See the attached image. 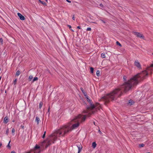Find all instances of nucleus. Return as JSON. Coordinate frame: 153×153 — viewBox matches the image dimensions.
I'll use <instances>...</instances> for the list:
<instances>
[{"label": "nucleus", "mask_w": 153, "mask_h": 153, "mask_svg": "<svg viewBox=\"0 0 153 153\" xmlns=\"http://www.w3.org/2000/svg\"><path fill=\"white\" fill-rule=\"evenodd\" d=\"M85 97L86 98L87 100L90 103V106L87 107L86 109L83 111V113H87L86 114L89 117L92 114H94L97 110H100L101 108L100 104L97 103L96 105L93 104L91 102V100L89 98L87 95H85Z\"/></svg>", "instance_id": "nucleus-3"}, {"label": "nucleus", "mask_w": 153, "mask_h": 153, "mask_svg": "<svg viewBox=\"0 0 153 153\" xmlns=\"http://www.w3.org/2000/svg\"><path fill=\"white\" fill-rule=\"evenodd\" d=\"M17 79H15L13 82V84L14 85L16 84V82H17Z\"/></svg>", "instance_id": "nucleus-26"}, {"label": "nucleus", "mask_w": 153, "mask_h": 153, "mask_svg": "<svg viewBox=\"0 0 153 153\" xmlns=\"http://www.w3.org/2000/svg\"><path fill=\"white\" fill-rule=\"evenodd\" d=\"M81 90L82 91V93L84 94V96H85V95H87L86 94L85 92L84 91L83 88H80Z\"/></svg>", "instance_id": "nucleus-12"}, {"label": "nucleus", "mask_w": 153, "mask_h": 153, "mask_svg": "<svg viewBox=\"0 0 153 153\" xmlns=\"http://www.w3.org/2000/svg\"><path fill=\"white\" fill-rule=\"evenodd\" d=\"M100 72L98 70L96 73V74L97 76H99L100 75Z\"/></svg>", "instance_id": "nucleus-15"}, {"label": "nucleus", "mask_w": 153, "mask_h": 153, "mask_svg": "<svg viewBox=\"0 0 153 153\" xmlns=\"http://www.w3.org/2000/svg\"><path fill=\"white\" fill-rule=\"evenodd\" d=\"M144 146V144H140L139 145V147H143V146Z\"/></svg>", "instance_id": "nucleus-25"}, {"label": "nucleus", "mask_w": 153, "mask_h": 153, "mask_svg": "<svg viewBox=\"0 0 153 153\" xmlns=\"http://www.w3.org/2000/svg\"><path fill=\"white\" fill-rule=\"evenodd\" d=\"M71 30L73 32L74 31L72 29H71Z\"/></svg>", "instance_id": "nucleus-40"}, {"label": "nucleus", "mask_w": 153, "mask_h": 153, "mask_svg": "<svg viewBox=\"0 0 153 153\" xmlns=\"http://www.w3.org/2000/svg\"><path fill=\"white\" fill-rule=\"evenodd\" d=\"M77 28L79 29H80V26H78L77 27Z\"/></svg>", "instance_id": "nucleus-36"}, {"label": "nucleus", "mask_w": 153, "mask_h": 153, "mask_svg": "<svg viewBox=\"0 0 153 153\" xmlns=\"http://www.w3.org/2000/svg\"><path fill=\"white\" fill-rule=\"evenodd\" d=\"M3 40L2 38H0V43L1 45L3 44Z\"/></svg>", "instance_id": "nucleus-21"}, {"label": "nucleus", "mask_w": 153, "mask_h": 153, "mask_svg": "<svg viewBox=\"0 0 153 153\" xmlns=\"http://www.w3.org/2000/svg\"><path fill=\"white\" fill-rule=\"evenodd\" d=\"M39 146H38L37 145H36V146L35 147V150L36 149H38L39 148Z\"/></svg>", "instance_id": "nucleus-23"}, {"label": "nucleus", "mask_w": 153, "mask_h": 153, "mask_svg": "<svg viewBox=\"0 0 153 153\" xmlns=\"http://www.w3.org/2000/svg\"><path fill=\"white\" fill-rule=\"evenodd\" d=\"M10 140L9 142V143L7 145V147L8 149H10L11 148V146L10 145Z\"/></svg>", "instance_id": "nucleus-17"}, {"label": "nucleus", "mask_w": 153, "mask_h": 153, "mask_svg": "<svg viewBox=\"0 0 153 153\" xmlns=\"http://www.w3.org/2000/svg\"><path fill=\"white\" fill-rule=\"evenodd\" d=\"M146 153H150V152H147Z\"/></svg>", "instance_id": "nucleus-46"}, {"label": "nucleus", "mask_w": 153, "mask_h": 153, "mask_svg": "<svg viewBox=\"0 0 153 153\" xmlns=\"http://www.w3.org/2000/svg\"><path fill=\"white\" fill-rule=\"evenodd\" d=\"M91 72V73H93L94 71V69L92 67H90Z\"/></svg>", "instance_id": "nucleus-18"}, {"label": "nucleus", "mask_w": 153, "mask_h": 153, "mask_svg": "<svg viewBox=\"0 0 153 153\" xmlns=\"http://www.w3.org/2000/svg\"><path fill=\"white\" fill-rule=\"evenodd\" d=\"M77 147L78 149V153H79L80 152L82 148V146H81L80 145L79 146H77Z\"/></svg>", "instance_id": "nucleus-8"}, {"label": "nucleus", "mask_w": 153, "mask_h": 153, "mask_svg": "<svg viewBox=\"0 0 153 153\" xmlns=\"http://www.w3.org/2000/svg\"><path fill=\"white\" fill-rule=\"evenodd\" d=\"M152 55H153V53H152Z\"/></svg>", "instance_id": "nucleus-49"}, {"label": "nucleus", "mask_w": 153, "mask_h": 153, "mask_svg": "<svg viewBox=\"0 0 153 153\" xmlns=\"http://www.w3.org/2000/svg\"><path fill=\"white\" fill-rule=\"evenodd\" d=\"M12 121H13V122H14L15 121L14 120H13Z\"/></svg>", "instance_id": "nucleus-42"}, {"label": "nucleus", "mask_w": 153, "mask_h": 153, "mask_svg": "<svg viewBox=\"0 0 153 153\" xmlns=\"http://www.w3.org/2000/svg\"><path fill=\"white\" fill-rule=\"evenodd\" d=\"M135 65L138 68H141V65L138 60H136L134 62Z\"/></svg>", "instance_id": "nucleus-5"}, {"label": "nucleus", "mask_w": 153, "mask_h": 153, "mask_svg": "<svg viewBox=\"0 0 153 153\" xmlns=\"http://www.w3.org/2000/svg\"><path fill=\"white\" fill-rule=\"evenodd\" d=\"M134 102L133 100H131L129 101L128 104L129 105H133L134 104Z\"/></svg>", "instance_id": "nucleus-10"}, {"label": "nucleus", "mask_w": 153, "mask_h": 153, "mask_svg": "<svg viewBox=\"0 0 153 153\" xmlns=\"http://www.w3.org/2000/svg\"><path fill=\"white\" fill-rule=\"evenodd\" d=\"M66 0L68 2H69V3L71 2V1H69V0Z\"/></svg>", "instance_id": "nucleus-35"}, {"label": "nucleus", "mask_w": 153, "mask_h": 153, "mask_svg": "<svg viewBox=\"0 0 153 153\" xmlns=\"http://www.w3.org/2000/svg\"><path fill=\"white\" fill-rule=\"evenodd\" d=\"M151 73H152V71L151 72Z\"/></svg>", "instance_id": "nucleus-50"}, {"label": "nucleus", "mask_w": 153, "mask_h": 153, "mask_svg": "<svg viewBox=\"0 0 153 153\" xmlns=\"http://www.w3.org/2000/svg\"><path fill=\"white\" fill-rule=\"evenodd\" d=\"M34 153H36V151H35L34 152Z\"/></svg>", "instance_id": "nucleus-43"}, {"label": "nucleus", "mask_w": 153, "mask_h": 153, "mask_svg": "<svg viewBox=\"0 0 153 153\" xmlns=\"http://www.w3.org/2000/svg\"><path fill=\"white\" fill-rule=\"evenodd\" d=\"M30 153V152H27V153Z\"/></svg>", "instance_id": "nucleus-47"}, {"label": "nucleus", "mask_w": 153, "mask_h": 153, "mask_svg": "<svg viewBox=\"0 0 153 153\" xmlns=\"http://www.w3.org/2000/svg\"><path fill=\"white\" fill-rule=\"evenodd\" d=\"M17 15L21 20H25V19L24 16H22L20 13H18Z\"/></svg>", "instance_id": "nucleus-6"}, {"label": "nucleus", "mask_w": 153, "mask_h": 153, "mask_svg": "<svg viewBox=\"0 0 153 153\" xmlns=\"http://www.w3.org/2000/svg\"><path fill=\"white\" fill-rule=\"evenodd\" d=\"M2 146V144L1 143H0V147Z\"/></svg>", "instance_id": "nucleus-39"}, {"label": "nucleus", "mask_w": 153, "mask_h": 153, "mask_svg": "<svg viewBox=\"0 0 153 153\" xmlns=\"http://www.w3.org/2000/svg\"><path fill=\"white\" fill-rule=\"evenodd\" d=\"M43 105V103L42 102H41L39 103V108H41L42 107V105Z\"/></svg>", "instance_id": "nucleus-20"}, {"label": "nucleus", "mask_w": 153, "mask_h": 153, "mask_svg": "<svg viewBox=\"0 0 153 153\" xmlns=\"http://www.w3.org/2000/svg\"><path fill=\"white\" fill-rule=\"evenodd\" d=\"M87 31H90L91 30V28L90 27H88L87 29Z\"/></svg>", "instance_id": "nucleus-28"}, {"label": "nucleus", "mask_w": 153, "mask_h": 153, "mask_svg": "<svg viewBox=\"0 0 153 153\" xmlns=\"http://www.w3.org/2000/svg\"><path fill=\"white\" fill-rule=\"evenodd\" d=\"M9 132V129H7L6 131V134L7 135Z\"/></svg>", "instance_id": "nucleus-30"}, {"label": "nucleus", "mask_w": 153, "mask_h": 153, "mask_svg": "<svg viewBox=\"0 0 153 153\" xmlns=\"http://www.w3.org/2000/svg\"><path fill=\"white\" fill-rule=\"evenodd\" d=\"M94 124H95V123H94Z\"/></svg>", "instance_id": "nucleus-48"}, {"label": "nucleus", "mask_w": 153, "mask_h": 153, "mask_svg": "<svg viewBox=\"0 0 153 153\" xmlns=\"http://www.w3.org/2000/svg\"><path fill=\"white\" fill-rule=\"evenodd\" d=\"M40 121V119L38 117H36L35 122L37 123V124L38 125Z\"/></svg>", "instance_id": "nucleus-7"}, {"label": "nucleus", "mask_w": 153, "mask_h": 153, "mask_svg": "<svg viewBox=\"0 0 153 153\" xmlns=\"http://www.w3.org/2000/svg\"><path fill=\"white\" fill-rule=\"evenodd\" d=\"M49 109H50V108H48V111L49 112Z\"/></svg>", "instance_id": "nucleus-41"}, {"label": "nucleus", "mask_w": 153, "mask_h": 153, "mask_svg": "<svg viewBox=\"0 0 153 153\" xmlns=\"http://www.w3.org/2000/svg\"><path fill=\"white\" fill-rule=\"evenodd\" d=\"M40 152V151H39V153Z\"/></svg>", "instance_id": "nucleus-45"}, {"label": "nucleus", "mask_w": 153, "mask_h": 153, "mask_svg": "<svg viewBox=\"0 0 153 153\" xmlns=\"http://www.w3.org/2000/svg\"><path fill=\"white\" fill-rule=\"evenodd\" d=\"M45 1H46L47 2V1H48V0H45Z\"/></svg>", "instance_id": "nucleus-44"}, {"label": "nucleus", "mask_w": 153, "mask_h": 153, "mask_svg": "<svg viewBox=\"0 0 153 153\" xmlns=\"http://www.w3.org/2000/svg\"><path fill=\"white\" fill-rule=\"evenodd\" d=\"M21 127L22 128L24 129V126H23V125H22L21 126Z\"/></svg>", "instance_id": "nucleus-31"}, {"label": "nucleus", "mask_w": 153, "mask_h": 153, "mask_svg": "<svg viewBox=\"0 0 153 153\" xmlns=\"http://www.w3.org/2000/svg\"><path fill=\"white\" fill-rule=\"evenodd\" d=\"M149 71H153V64L147 68V70H145L142 72L138 73L129 80H127V76H124L123 77L124 83L120 88H116L109 94L102 97L101 101H104L106 105L110 100H113L120 97L123 94L122 91L126 93L131 89L134 86L137 85L139 82L143 80L148 75Z\"/></svg>", "instance_id": "nucleus-1"}, {"label": "nucleus", "mask_w": 153, "mask_h": 153, "mask_svg": "<svg viewBox=\"0 0 153 153\" xmlns=\"http://www.w3.org/2000/svg\"><path fill=\"white\" fill-rule=\"evenodd\" d=\"M72 19L74 20H75V17H74V15L73 16V18H72Z\"/></svg>", "instance_id": "nucleus-34"}, {"label": "nucleus", "mask_w": 153, "mask_h": 153, "mask_svg": "<svg viewBox=\"0 0 153 153\" xmlns=\"http://www.w3.org/2000/svg\"><path fill=\"white\" fill-rule=\"evenodd\" d=\"M45 134H46V131H45L44 132V134H43V135L42 136V137L43 138H44L45 137Z\"/></svg>", "instance_id": "nucleus-27"}, {"label": "nucleus", "mask_w": 153, "mask_h": 153, "mask_svg": "<svg viewBox=\"0 0 153 153\" xmlns=\"http://www.w3.org/2000/svg\"><path fill=\"white\" fill-rule=\"evenodd\" d=\"M20 74V71H18L16 73V76H18Z\"/></svg>", "instance_id": "nucleus-16"}, {"label": "nucleus", "mask_w": 153, "mask_h": 153, "mask_svg": "<svg viewBox=\"0 0 153 153\" xmlns=\"http://www.w3.org/2000/svg\"><path fill=\"white\" fill-rule=\"evenodd\" d=\"M98 131H99V132L100 133H101V131H100V130H99Z\"/></svg>", "instance_id": "nucleus-38"}, {"label": "nucleus", "mask_w": 153, "mask_h": 153, "mask_svg": "<svg viewBox=\"0 0 153 153\" xmlns=\"http://www.w3.org/2000/svg\"><path fill=\"white\" fill-rule=\"evenodd\" d=\"M9 121V119L7 117H6L4 119V122L5 123H7Z\"/></svg>", "instance_id": "nucleus-9"}, {"label": "nucleus", "mask_w": 153, "mask_h": 153, "mask_svg": "<svg viewBox=\"0 0 153 153\" xmlns=\"http://www.w3.org/2000/svg\"><path fill=\"white\" fill-rule=\"evenodd\" d=\"M133 33L136 35L137 37H139L140 38L143 39H144V36L142 34H141L140 33L134 32H133Z\"/></svg>", "instance_id": "nucleus-4"}, {"label": "nucleus", "mask_w": 153, "mask_h": 153, "mask_svg": "<svg viewBox=\"0 0 153 153\" xmlns=\"http://www.w3.org/2000/svg\"><path fill=\"white\" fill-rule=\"evenodd\" d=\"M33 78V76L32 75H30L29 77V79L30 81H31Z\"/></svg>", "instance_id": "nucleus-24"}, {"label": "nucleus", "mask_w": 153, "mask_h": 153, "mask_svg": "<svg viewBox=\"0 0 153 153\" xmlns=\"http://www.w3.org/2000/svg\"><path fill=\"white\" fill-rule=\"evenodd\" d=\"M11 153H15V152L14 151H13L11 152Z\"/></svg>", "instance_id": "nucleus-37"}, {"label": "nucleus", "mask_w": 153, "mask_h": 153, "mask_svg": "<svg viewBox=\"0 0 153 153\" xmlns=\"http://www.w3.org/2000/svg\"><path fill=\"white\" fill-rule=\"evenodd\" d=\"M101 57H102L103 58H104L105 57V54L104 53H102L101 55Z\"/></svg>", "instance_id": "nucleus-19"}, {"label": "nucleus", "mask_w": 153, "mask_h": 153, "mask_svg": "<svg viewBox=\"0 0 153 153\" xmlns=\"http://www.w3.org/2000/svg\"><path fill=\"white\" fill-rule=\"evenodd\" d=\"M100 5L101 7H103V5L102 4H100Z\"/></svg>", "instance_id": "nucleus-32"}, {"label": "nucleus", "mask_w": 153, "mask_h": 153, "mask_svg": "<svg viewBox=\"0 0 153 153\" xmlns=\"http://www.w3.org/2000/svg\"><path fill=\"white\" fill-rule=\"evenodd\" d=\"M87 117L88 116L87 115L79 114L71 120L70 124H68L62 126L60 129L50 135L46 140V148L50 145L52 143H54V141L56 140L57 137H64L72 130L77 128L80 123L85 121L86 117Z\"/></svg>", "instance_id": "nucleus-2"}, {"label": "nucleus", "mask_w": 153, "mask_h": 153, "mask_svg": "<svg viewBox=\"0 0 153 153\" xmlns=\"http://www.w3.org/2000/svg\"><path fill=\"white\" fill-rule=\"evenodd\" d=\"M15 131V130L14 128H13L12 130V133H13Z\"/></svg>", "instance_id": "nucleus-29"}, {"label": "nucleus", "mask_w": 153, "mask_h": 153, "mask_svg": "<svg viewBox=\"0 0 153 153\" xmlns=\"http://www.w3.org/2000/svg\"><path fill=\"white\" fill-rule=\"evenodd\" d=\"M39 1L43 5H46V3L43 1H42L41 0H39Z\"/></svg>", "instance_id": "nucleus-13"}, {"label": "nucleus", "mask_w": 153, "mask_h": 153, "mask_svg": "<svg viewBox=\"0 0 153 153\" xmlns=\"http://www.w3.org/2000/svg\"><path fill=\"white\" fill-rule=\"evenodd\" d=\"M1 69L0 68V71H1Z\"/></svg>", "instance_id": "nucleus-51"}, {"label": "nucleus", "mask_w": 153, "mask_h": 153, "mask_svg": "<svg viewBox=\"0 0 153 153\" xmlns=\"http://www.w3.org/2000/svg\"><path fill=\"white\" fill-rule=\"evenodd\" d=\"M68 26L69 27L70 29H71V27L70 25H68Z\"/></svg>", "instance_id": "nucleus-33"}, {"label": "nucleus", "mask_w": 153, "mask_h": 153, "mask_svg": "<svg viewBox=\"0 0 153 153\" xmlns=\"http://www.w3.org/2000/svg\"><path fill=\"white\" fill-rule=\"evenodd\" d=\"M38 80V77H34V78H33V81H32V82H34V81H37V80Z\"/></svg>", "instance_id": "nucleus-14"}, {"label": "nucleus", "mask_w": 153, "mask_h": 153, "mask_svg": "<svg viewBox=\"0 0 153 153\" xmlns=\"http://www.w3.org/2000/svg\"><path fill=\"white\" fill-rule=\"evenodd\" d=\"M97 145V144L95 142H93L92 143V146L93 148H95Z\"/></svg>", "instance_id": "nucleus-11"}, {"label": "nucleus", "mask_w": 153, "mask_h": 153, "mask_svg": "<svg viewBox=\"0 0 153 153\" xmlns=\"http://www.w3.org/2000/svg\"><path fill=\"white\" fill-rule=\"evenodd\" d=\"M116 44L117 45H119V46H120V47L122 46V45H121V44L118 41H117L116 42Z\"/></svg>", "instance_id": "nucleus-22"}]
</instances>
